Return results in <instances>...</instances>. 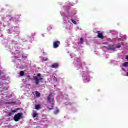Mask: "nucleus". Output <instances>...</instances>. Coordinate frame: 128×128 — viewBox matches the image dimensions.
Wrapping results in <instances>:
<instances>
[{"label":"nucleus","instance_id":"obj_9","mask_svg":"<svg viewBox=\"0 0 128 128\" xmlns=\"http://www.w3.org/2000/svg\"><path fill=\"white\" fill-rule=\"evenodd\" d=\"M36 95L37 98H40V92L36 91Z\"/></svg>","mask_w":128,"mask_h":128},{"label":"nucleus","instance_id":"obj_5","mask_svg":"<svg viewBox=\"0 0 128 128\" xmlns=\"http://www.w3.org/2000/svg\"><path fill=\"white\" fill-rule=\"evenodd\" d=\"M60 42H54L53 44V47L54 48H58L60 47Z\"/></svg>","mask_w":128,"mask_h":128},{"label":"nucleus","instance_id":"obj_1","mask_svg":"<svg viewBox=\"0 0 128 128\" xmlns=\"http://www.w3.org/2000/svg\"><path fill=\"white\" fill-rule=\"evenodd\" d=\"M47 104H51L52 107L50 108V107L48 106V108L49 110H54V98L52 96V94H50L47 98Z\"/></svg>","mask_w":128,"mask_h":128},{"label":"nucleus","instance_id":"obj_8","mask_svg":"<svg viewBox=\"0 0 128 128\" xmlns=\"http://www.w3.org/2000/svg\"><path fill=\"white\" fill-rule=\"evenodd\" d=\"M33 118H38V114L34 110L33 111Z\"/></svg>","mask_w":128,"mask_h":128},{"label":"nucleus","instance_id":"obj_13","mask_svg":"<svg viewBox=\"0 0 128 128\" xmlns=\"http://www.w3.org/2000/svg\"><path fill=\"white\" fill-rule=\"evenodd\" d=\"M124 66H125V68H128V62H124L123 64Z\"/></svg>","mask_w":128,"mask_h":128},{"label":"nucleus","instance_id":"obj_16","mask_svg":"<svg viewBox=\"0 0 128 128\" xmlns=\"http://www.w3.org/2000/svg\"><path fill=\"white\" fill-rule=\"evenodd\" d=\"M80 44H84V38H81L80 39Z\"/></svg>","mask_w":128,"mask_h":128},{"label":"nucleus","instance_id":"obj_15","mask_svg":"<svg viewBox=\"0 0 128 128\" xmlns=\"http://www.w3.org/2000/svg\"><path fill=\"white\" fill-rule=\"evenodd\" d=\"M60 112V110H58V109H56V110L54 112V114H58Z\"/></svg>","mask_w":128,"mask_h":128},{"label":"nucleus","instance_id":"obj_11","mask_svg":"<svg viewBox=\"0 0 128 128\" xmlns=\"http://www.w3.org/2000/svg\"><path fill=\"white\" fill-rule=\"evenodd\" d=\"M40 105L38 104L36 106V109L37 110H40Z\"/></svg>","mask_w":128,"mask_h":128},{"label":"nucleus","instance_id":"obj_18","mask_svg":"<svg viewBox=\"0 0 128 128\" xmlns=\"http://www.w3.org/2000/svg\"><path fill=\"white\" fill-rule=\"evenodd\" d=\"M122 48V46L120 44H118L117 45V48Z\"/></svg>","mask_w":128,"mask_h":128},{"label":"nucleus","instance_id":"obj_12","mask_svg":"<svg viewBox=\"0 0 128 128\" xmlns=\"http://www.w3.org/2000/svg\"><path fill=\"white\" fill-rule=\"evenodd\" d=\"M20 76H24V72L21 71L20 72Z\"/></svg>","mask_w":128,"mask_h":128},{"label":"nucleus","instance_id":"obj_7","mask_svg":"<svg viewBox=\"0 0 128 128\" xmlns=\"http://www.w3.org/2000/svg\"><path fill=\"white\" fill-rule=\"evenodd\" d=\"M59 66L58 64H54L52 66V68H58Z\"/></svg>","mask_w":128,"mask_h":128},{"label":"nucleus","instance_id":"obj_19","mask_svg":"<svg viewBox=\"0 0 128 128\" xmlns=\"http://www.w3.org/2000/svg\"><path fill=\"white\" fill-rule=\"evenodd\" d=\"M12 116V113L10 112V113L8 114V116Z\"/></svg>","mask_w":128,"mask_h":128},{"label":"nucleus","instance_id":"obj_10","mask_svg":"<svg viewBox=\"0 0 128 128\" xmlns=\"http://www.w3.org/2000/svg\"><path fill=\"white\" fill-rule=\"evenodd\" d=\"M20 108H18L17 109L15 110H12V112H13V114H16V112H18V110H20Z\"/></svg>","mask_w":128,"mask_h":128},{"label":"nucleus","instance_id":"obj_20","mask_svg":"<svg viewBox=\"0 0 128 128\" xmlns=\"http://www.w3.org/2000/svg\"><path fill=\"white\" fill-rule=\"evenodd\" d=\"M44 62H48V59L46 58V59H44Z\"/></svg>","mask_w":128,"mask_h":128},{"label":"nucleus","instance_id":"obj_17","mask_svg":"<svg viewBox=\"0 0 128 128\" xmlns=\"http://www.w3.org/2000/svg\"><path fill=\"white\" fill-rule=\"evenodd\" d=\"M72 22L74 24H76V22L74 20H72Z\"/></svg>","mask_w":128,"mask_h":128},{"label":"nucleus","instance_id":"obj_4","mask_svg":"<svg viewBox=\"0 0 128 128\" xmlns=\"http://www.w3.org/2000/svg\"><path fill=\"white\" fill-rule=\"evenodd\" d=\"M105 48H106L108 50H116V48L114 45H109L108 47H104Z\"/></svg>","mask_w":128,"mask_h":128},{"label":"nucleus","instance_id":"obj_3","mask_svg":"<svg viewBox=\"0 0 128 128\" xmlns=\"http://www.w3.org/2000/svg\"><path fill=\"white\" fill-rule=\"evenodd\" d=\"M22 117V114L18 113L14 116V120L16 122H20Z\"/></svg>","mask_w":128,"mask_h":128},{"label":"nucleus","instance_id":"obj_22","mask_svg":"<svg viewBox=\"0 0 128 128\" xmlns=\"http://www.w3.org/2000/svg\"><path fill=\"white\" fill-rule=\"evenodd\" d=\"M126 59L128 60V56H126Z\"/></svg>","mask_w":128,"mask_h":128},{"label":"nucleus","instance_id":"obj_6","mask_svg":"<svg viewBox=\"0 0 128 128\" xmlns=\"http://www.w3.org/2000/svg\"><path fill=\"white\" fill-rule=\"evenodd\" d=\"M98 38H100L101 40H104V36L102 35V32H98Z\"/></svg>","mask_w":128,"mask_h":128},{"label":"nucleus","instance_id":"obj_14","mask_svg":"<svg viewBox=\"0 0 128 128\" xmlns=\"http://www.w3.org/2000/svg\"><path fill=\"white\" fill-rule=\"evenodd\" d=\"M6 104H16V102H8L6 103Z\"/></svg>","mask_w":128,"mask_h":128},{"label":"nucleus","instance_id":"obj_21","mask_svg":"<svg viewBox=\"0 0 128 128\" xmlns=\"http://www.w3.org/2000/svg\"><path fill=\"white\" fill-rule=\"evenodd\" d=\"M28 80H30V76H28Z\"/></svg>","mask_w":128,"mask_h":128},{"label":"nucleus","instance_id":"obj_2","mask_svg":"<svg viewBox=\"0 0 128 128\" xmlns=\"http://www.w3.org/2000/svg\"><path fill=\"white\" fill-rule=\"evenodd\" d=\"M34 80H35V84L36 86L40 84V80H44V76H42V74H38L37 76H34Z\"/></svg>","mask_w":128,"mask_h":128}]
</instances>
